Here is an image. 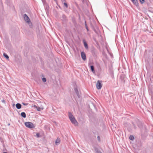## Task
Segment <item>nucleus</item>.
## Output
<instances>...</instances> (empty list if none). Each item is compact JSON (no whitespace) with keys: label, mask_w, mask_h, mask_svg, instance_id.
Segmentation results:
<instances>
[{"label":"nucleus","mask_w":153,"mask_h":153,"mask_svg":"<svg viewBox=\"0 0 153 153\" xmlns=\"http://www.w3.org/2000/svg\"><path fill=\"white\" fill-rule=\"evenodd\" d=\"M137 123L138 127L141 129V137H142L144 136L145 137H146L147 136V132L146 126L145 125H143L141 122L139 121H138L137 122Z\"/></svg>","instance_id":"1"},{"label":"nucleus","mask_w":153,"mask_h":153,"mask_svg":"<svg viewBox=\"0 0 153 153\" xmlns=\"http://www.w3.org/2000/svg\"><path fill=\"white\" fill-rule=\"evenodd\" d=\"M69 117L71 122L76 125H78V123L71 113H69Z\"/></svg>","instance_id":"2"},{"label":"nucleus","mask_w":153,"mask_h":153,"mask_svg":"<svg viewBox=\"0 0 153 153\" xmlns=\"http://www.w3.org/2000/svg\"><path fill=\"white\" fill-rule=\"evenodd\" d=\"M25 125L27 127L30 128H34L35 127L34 125L32 123L30 122H25Z\"/></svg>","instance_id":"3"},{"label":"nucleus","mask_w":153,"mask_h":153,"mask_svg":"<svg viewBox=\"0 0 153 153\" xmlns=\"http://www.w3.org/2000/svg\"><path fill=\"white\" fill-rule=\"evenodd\" d=\"M101 82H102L101 81L98 80L97 81V84H96V87L97 88V89H100L101 88L102 86V85L101 84Z\"/></svg>","instance_id":"4"},{"label":"nucleus","mask_w":153,"mask_h":153,"mask_svg":"<svg viewBox=\"0 0 153 153\" xmlns=\"http://www.w3.org/2000/svg\"><path fill=\"white\" fill-rule=\"evenodd\" d=\"M24 18L25 20L27 22L29 23L30 22V20L29 17L25 14L24 15Z\"/></svg>","instance_id":"5"},{"label":"nucleus","mask_w":153,"mask_h":153,"mask_svg":"<svg viewBox=\"0 0 153 153\" xmlns=\"http://www.w3.org/2000/svg\"><path fill=\"white\" fill-rule=\"evenodd\" d=\"M81 56L82 59L84 61H85L86 59V55L84 52H82L81 53Z\"/></svg>","instance_id":"6"},{"label":"nucleus","mask_w":153,"mask_h":153,"mask_svg":"<svg viewBox=\"0 0 153 153\" xmlns=\"http://www.w3.org/2000/svg\"><path fill=\"white\" fill-rule=\"evenodd\" d=\"M74 90L78 97L79 98H80V96L79 95V92L77 88L76 87H75L74 88Z\"/></svg>","instance_id":"7"},{"label":"nucleus","mask_w":153,"mask_h":153,"mask_svg":"<svg viewBox=\"0 0 153 153\" xmlns=\"http://www.w3.org/2000/svg\"><path fill=\"white\" fill-rule=\"evenodd\" d=\"M83 42L85 47L86 49H88V46L87 43H86V42L84 40H83Z\"/></svg>","instance_id":"8"},{"label":"nucleus","mask_w":153,"mask_h":153,"mask_svg":"<svg viewBox=\"0 0 153 153\" xmlns=\"http://www.w3.org/2000/svg\"><path fill=\"white\" fill-rule=\"evenodd\" d=\"M16 106V108L18 109H20L21 108V105L20 103H17Z\"/></svg>","instance_id":"9"},{"label":"nucleus","mask_w":153,"mask_h":153,"mask_svg":"<svg viewBox=\"0 0 153 153\" xmlns=\"http://www.w3.org/2000/svg\"><path fill=\"white\" fill-rule=\"evenodd\" d=\"M91 69L92 71V72L93 73H95V71L94 69V67L93 65H91L90 66Z\"/></svg>","instance_id":"10"},{"label":"nucleus","mask_w":153,"mask_h":153,"mask_svg":"<svg viewBox=\"0 0 153 153\" xmlns=\"http://www.w3.org/2000/svg\"><path fill=\"white\" fill-rule=\"evenodd\" d=\"M21 115L24 118H25L26 117V114L25 112H22L21 114Z\"/></svg>","instance_id":"11"},{"label":"nucleus","mask_w":153,"mask_h":153,"mask_svg":"<svg viewBox=\"0 0 153 153\" xmlns=\"http://www.w3.org/2000/svg\"><path fill=\"white\" fill-rule=\"evenodd\" d=\"M60 140L59 138H57L56 140L55 143L57 145L58 144H59L60 143Z\"/></svg>","instance_id":"12"},{"label":"nucleus","mask_w":153,"mask_h":153,"mask_svg":"<svg viewBox=\"0 0 153 153\" xmlns=\"http://www.w3.org/2000/svg\"><path fill=\"white\" fill-rule=\"evenodd\" d=\"M3 56H4L7 59H9V56H8V55L6 54L5 53H4L3 54Z\"/></svg>","instance_id":"13"},{"label":"nucleus","mask_w":153,"mask_h":153,"mask_svg":"<svg viewBox=\"0 0 153 153\" xmlns=\"http://www.w3.org/2000/svg\"><path fill=\"white\" fill-rule=\"evenodd\" d=\"M129 138L131 140H134V136L133 135H131L130 136Z\"/></svg>","instance_id":"14"},{"label":"nucleus","mask_w":153,"mask_h":153,"mask_svg":"<svg viewBox=\"0 0 153 153\" xmlns=\"http://www.w3.org/2000/svg\"><path fill=\"white\" fill-rule=\"evenodd\" d=\"M85 28H86V30H87V31H88L89 30L88 28V27L87 25L86 24V21L85 22Z\"/></svg>","instance_id":"15"},{"label":"nucleus","mask_w":153,"mask_h":153,"mask_svg":"<svg viewBox=\"0 0 153 153\" xmlns=\"http://www.w3.org/2000/svg\"><path fill=\"white\" fill-rule=\"evenodd\" d=\"M34 107H36V108L37 109V110L38 111H40V109H41V108L40 107H38L37 106H36V105H34Z\"/></svg>","instance_id":"16"},{"label":"nucleus","mask_w":153,"mask_h":153,"mask_svg":"<svg viewBox=\"0 0 153 153\" xmlns=\"http://www.w3.org/2000/svg\"><path fill=\"white\" fill-rule=\"evenodd\" d=\"M42 80L43 82H45L46 81V79L45 78H42Z\"/></svg>","instance_id":"17"},{"label":"nucleus","mask_w":153,"mask_h":153,"mask_svg":"<svg viewBox=\"0 0 153 153\" xmlns=\"http://www.w3.org/2000/svg\"><path fill=\"white\" fill-rule=\"evenodd\" d=\"M36 136L37 137H40V134L39 133H37L36 134Z\"/></svg>","instance_id":"18"},{"label":"nucleus","mask_w":153,"mask_h":153,"mask_svg":"<svg viewBox=\"0 0 153 153\" xmlns=\"http://www.w3.org/2000/svg\"><path fill=\"white\" fill-rule=\"evenodd\" d=\"M64 5L66 7V8H68V4H67V3H64Z\"/></svg>","instance_id":"19"},{"label":"nucleus","mask_w":153,"mask_h":153,"mask_svg":"<svg viewBox=\"0 0 153 153\" xmlns=\"http://www.w3.org/2000/svg\"><path fill=\"white\" fill-rule=\"evenodd\" d=\"M140 1V2L141 4H143L145 2V0H139Z\"/></svg>","instance_id":"20"},{"label":"nucleus","mask_w":153,"mask_h":153,"mask_svg":"<svg viewBox=\"0 0 153 153\" xmlns=\"http://www.w3.org/2000/svg\"><path fill=\"white\" fill-rule=\"evenodd\" d=\"M97 138L98 140L100 142V137L99 136H98L97 137Z\"/></svg>","instance_id":"21"},{"label":"nucleus","mask_w":153,"mask_h":153,"mask_svg":"<svg viewBox=\"0 0 153 153\" xmlns=\"http://www.w3.org/2000/svg\"><path fill=\"white\" fill-rule=\"evenodd\" d=\"M1 101L4 104H5V103H6L5 101V100L4 99L2 100Z\"/></svg>","instance_id":"22"},{"label":"nucleus","mask_w":153,"mask_h":153,"mask_svg":"<svg viewBox=\"0 0 153 153\" xmlns=\"http://www.w3.org/2000/svg\"><path fill=\"white\" fill-rule=\"evenodd\" d=\"M22 104L24 105H28V103H25L24 102H22Z\"/></svg>","instance_id":"23"},{"label":"nucleus","mask_w":153,"mask_h":153,"mask_svg":"<svg viewBox=\"0 0 153 153\" xmlns=\"http://www.w3.org/2000/svg\"><path fill=\"white\" fill-rule=\"evenodd\" d=\"M131 0V1H132V2L133 3H134V0Z\"/></svg>","instance_id":"24"},{"label":"nucleus","mask_w":153,"mask_h":153,"mask_svg":"<svg viewBox=\"0 0 153 153\" xmlns=\"http://www.w3.org/2000/svg\"><path fill=\"white\" fill-rule=\"evenodd\" d=\"M97 153H102L100 152H98Z\"/></svg>","instance_id":"25"},{"label":"nucleus","mask_w":153,"mask_h":153,"mask_svg":"<svg viewBox=\"0 0 153 153\" xmlns=\"http://www.w3.org/2000/svg\"><path fill=\"white\" fill-rule=\"evenodd\" d=\"M134 4H135V5H137V3L136 2H135V3H134Z\"/></svg>","instance_id":"26"},{"label":"nucleus","mask_w":153,"mask_h":153,"mask_svg":"<svg viewBox=\"0 0 153 153\" xmlns=\"http://www.w3.org/2000/svg\"><path fill=\"white\" fill-rule=\"evenodd\" d=\"M90 63H88V66H89V65H90Z\"/></svg>","instance_id":"27"},{"label":"nucleus","mask_w":153,"mask_h":153,"mask_svg":"<svg viewBox=\"0 0 153 153\" xmlns=\"http://www.w3.org/2000/svg\"><path fill=\"white\" fill-rule=\"evenodd\" d=\"M136 1H137V0H136ZM134 2H135V0H134Z\"/></svg>","instance_id":"28"}]
</instances>
